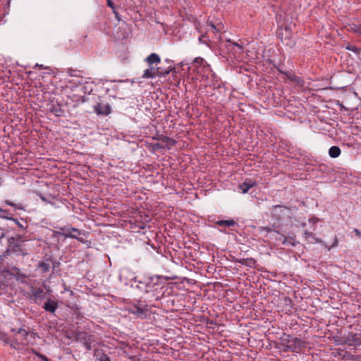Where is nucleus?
Instances as JSON below:
<instances>
[{"mask_svg":"<svg viewBox=\"0 0 361 361\" xmlns=\"http://www.w3.org/2000/svg\"><path fill=\"white\" fill-rule=\"evenodd\" d=\"M130 274V276H128L130 281V286H134V283H137V284L136 285L137 287L140 288H142V286H140V283H139V280H141V281H145V279L147 277V276H145L143 277L142 275H137V276H135V272H129Z\"/></svg>","mask_w":361,"mask_h":361,"instance_id":"f8f14e48","label":"nucleus"},{"mask_svg":"<svg viewBox=\"0 0 361 361\" xmlns=\"http://www.w3.org/2000/svg\"><path fill=\"white\" fill-rule=\"evenodd\" d=\"M279 237L277 238L279 240L281 241L283 245L285 244H290L291 245H295V240L293 238H290L289 240L287 239L286 236L281 234H279Z\"/></svg>","mask_w":361,"mask_h":361,"instance_id":"aec40b11","label":"nucleus"},{"mask_svg":"<svg viewBox=\"0 0 361 361\" xmlns=\"http://www.w3.org/2000/svg\"><path fill=\"white\" fill-rule=\"evenodd\" d=\"M126 310L134 315L135 318L144 319L150 312L149 305L143 300H135L128 303L125 307Z\"/></svg>","mask_w":361,"mask_h":361,"instance_id":"f257e3e1","label":"nucleus"},{"mask_svg":"<svg viewBox=\"0 0 361 361\" xmlns=\"http://www.w3.org/2000/svg\"><path fill=\"white\" fill-rule=\"evenodd\" d=\"M355 32H361V28L360 27H357L356 30H355Z\"/></svg>","mask_w":361,"mask_h":361,"instance_id":"ea45409f","label":"nucleus"},{"mask_svg":"<svg viewBox=\"0 0 361 361\" xmlns=\"http://www.w3.org/2000/svg\"><path fill=\"white\" fill-rule=\"evenodd\" d=\"M95 355L99 357V361H111L109 357L101 351H96Z\"/></svg>","mask_w":361,"mask_h":361,"instance_id":"393cba45","label":"nucleus"},{"mask_svg":"<svg viewBox=\"0 0 361 361\" xmlns=\"http://www.w3.org/2000/svg\"><path fill=\"white\" fill-rule=\"evenodd\" d=\"M233 45L238 47L240 50L243 49V47L240 45H239L238 43H233Z\"/></svg>","mask_w":361,"mask_h":361,"instance_id":"58836bf2","label":"nucleus"},{"mask_svg":"<svg viewBox=\"0 0 361 361\" xmlns=\"http://www.w3.org/2000/svg\"><path fill=\"white\" fill-rule=\"evenodd\" d=\"M58 262H54L51 259L48 258L41 262L39 264V267L42 269V271H49L50 269L54 271L58 267Z\"/></svg>","mask_w":361,"mask_h":361,"instance_id":"6e6552de","label":"nucleus"},{"mask_svg":"<svg viewBox=\"0 0 361 361\" xmlns=\"http://www.w3.org/2000/svg\"><path fill=\"white\" fill-rule=\"evenodd\" d=\"M11 331H13V332H16V329H11Z\"/></svg>","mask_w":361,"mask_h":361,"instance_id":"49530a36","label":"nucleus"},{"mask_svg":"<svg viewBox=\"0 0 361 361\" xmlns=\"http://www.w3.org/2000/svg\"><path fill=\"white\" fill-rule=\"evenodd\" d=\"M69 233H72L75 234L76 236L78 235H80L81 234L80 231L78 230V228H69Z\"/></svg>","mask_w":361,"mask_h":361,"instance_id":"c756f323","label":"nucleus"},{"mask_svg":"<svg viewBox=\"0 0 361 361\" xmlns=\"http://www.w3.org/2000/svg\"><path fill=\"white\" fill-rule=\"evenodd\" d=\"M159 74L158 65H148V68L144 71L142 78L143 79H152L159 78Z\"/></svg>","mask_w":361,"mask_h":361,"instance_id":"423d86ee","label":"nucleus"},{"mask_svg":"<svg viewBox=\"0 0 361 361\" xmlns=\"http://www.w3.org/2000/svg\"><path fill=\"white\" fill-rule=\"evenodd\" d=\"M25 352L26 353H34L37 356H38L39 357H40L42 360H44V361H49V360L48 359V357L42 354H40L39 353L37 352L36 350H35L34 349L32 348H26L25 350Z\"/></svg>","mask_w":361,"mask_h":361,"instance_id":"5701e85b","label":"nucleus"},{"mask_svg":"<svg viewBox=\"0 0 361 361\" xmlns=\"http://www.w3.org/2000/svg\"><path fill=\"white\" fill-rule=\"evenodd\" d=\"M289 78H290L292 80H294V78H295V75H291L290 76H289Z\"/></svg>","mask_w":361,"mask_h":361,"instance_id":"a19ab883","label":"nucleus"},{"mask_svg":"<svg viewBox=\"0 0 361 361\" xmlns=\"http://www.w3.org/2000/svg\"><path fill=\"white\" fill-rule=\"evenodd\" d=\"M59 230L62 231V236L65 238H75L78 239V236H76L75 234L72 233H69V228L66 227H60L59 228Z\"/></svg>","mask_w":361,"mask_h":361,"instance_id":"6ab92c4d","label":"nucleus"},{"mask_svg":"<svg viewBox=\"0 0 361 361\" xmlns=\"http://www.w3.org/2000/svg\"><path fill=\"white\" fill-rule=\"evenodd\" d=\"M279 36L281 42L284 45L290 47H292L295 45V41L293 39L292 32L288 27L286 26L284 29H282L280 31Z\"/></svg>","mask_w":361,"mask_h":361,"instance_id":"f03ea898","label":"nucleus"},{"mask_svg":"<svg viewBox=\"0 0 361 361\" xmlns=\"http://www.w3.org/2000/svg\"><path fill=\"white\" fill-rule=\"evenodd\" d=\"M6 219L14 222V224H16L22 230H25L27 228L26 222H25L23 224L20 223L17 219L13 217H6Z\"/></svg>","mask_w":361,"mask_h":361,"instance_id":"b1692460","label":"nucleus"},{"mask_svg":"<svg viewBox=\"0 0 361 361\" xmlns=\"http://www.w3.org/2000/svg\"><path fill=\"white\" fill-rule=\"evenodd\" d=\"M122 277H123V275H122V274H120V275H119V279H120V280H121V281L122 280Z\"/></svg>","mask_w":361,"mask_h":361,"instance_id":"37998d69","label":"nucleus"},{"mask_svg":"<svg viewBox=\"0 0 361 361\" xmlns=\"http://www.w3.org/2000/svg\"><path fill=\"white\" fill-rule=\"evenodd\" d=\"M208 25L209 26H211V27L212 28L214 32H219V28H217L216 26L215 25H214L213 23L209 22Z\"/></svg>","mask_w":361,"mask_h":361,"instance_id":"2f4dec72","label":"nucleus"},{"mask_svg":"<svg viewBox=\"0 0 361 361\" xmlns=\"http://www.w3.org/2000/svg\"><path fill=\"white\" fill-rule=\"evenodd\" d=\"M288 343L287 348L292 352L297 351L301 346V341L298 338H292L288 340Z\"/></svg>","mask_w":361,"mask_h":361,"instance_id":"9d476101","label":"nucleus"},{"mask_svg":"<svg viewBox=\"0 0 361 361\" xmlns=\"http://www.w3.org/2000/svg\"><path fill=\"white\" fill-rule=\"evenodd\" d=\"M304 236L306 240L310 243H324L321 239L316 238L314 235L311 232L305 231Z\"/></svg>","mask_w":361,"mask_h":361,"instance_id":"4468645a","label":"nucleus"},{"mask_svg":"<svg viewBox=\"0 0 361 361\" xmlns=\"http://www.w3.org/2000/svg\"><path fill=\"white\" fill-rule=\"evenodd\" d=\"M347 49L348 50H350V51H355V52H357V48L354 47V46H349L347 47Z\"/></svg>","mask_w":361,"mask_h":361,"instance_id":"72a5a7b5","label":"nucleus"},{"mask_svg":"<svg viewBox=\"0 0 361 361\" xmlns=\"http://www.w3.org/2000/svg\"><path fill=\"white\" fill-rule=\"evenodd\" d=\"M17 333L20 336V344L22 346L27 345L30 343L29 338H35V333H30L24 329L20 328L18 329Z\"/></svg>","mask_w":361,"mask_h":361,"instance_id":"39448f33","label":"nucleus"},{"mask_svg":"<svg viewBox=\"0 0 361 361\" xmlns=\"http://www.w3.org/2000/svg\"><path fill=\"white\" fill-rule=\"evenodd\" d=\"M5 204H7V205L13 207H15L17 209H20V210H24L25 209L21 204H16L11 202L9 200H6L5 201Z\"/></svg>","mask_w":361,"mask_h":361,"instance_id":"cd10ccee","label":"nucleus"},{"mask_svg":"<svg viewBox=\"0 0 361 361\" xmlns=\"http://www.w3.org/2000/svg\"><path fill=\"white\" fill-rule=\"evenodd\" d=\"M94 111L99 115H108L111 110L109 105H103L102 104H98L94 106Z\"/></svg>","mask_w":361,"mask_h":361,"instance_id":"9b49d317","label":"nucleus"},{"mask_svg":"<svg viewBox=\"0 0 361 361\" xmlns=\"http://www.w3.org/2000/svg\"><path fill=\"white\" fill-rule=\"evenodd\" d=\"M1 212H5V211L4 209H2L1 208H0V213Z\"/></svg>","mask_w":361,"mask_h":361,"instance_id":"c03bdc74","label":"nucleus"},{"mask_svg":"<svg viewBox=\"0 0 361 361\" xmlns=\"http://www.w3.org/2000/svg\"><path fill=\"white\" fill-rule=\"evenodd\" d=\"M51 111L53 113H54V114L56 116H61L63 114V110L61 109V108L58 106H53V108L51 109Z\"/></svg>","mask_w":361,"mask_h":361,"instance_id":"c85d7f7f","label":"nucleus"},{"mask_svg":"<svg viewBox=\"0 0 361 361\" xmlns=\"http://www.w3.org/2000/svg\"><path fill=\"white\" fill-rule=\"evenodd\" d=\"M334 342L336 345H346L345 336L343 337L336 336V337H334Z\"/></svg>","mask_w":361,"mask_h":361,"instance_id":"bb28decb","label":"nucleus"},{"mask_svg":"<svg viewBox=\"0 0 361 361\" xmlns=\"http://www.w3.org/2000/svg\"><path fill=\"white\" fill-rule=\"evenodd\" d=\"M255 185V183L252 180L245 181L242 184L239 185V188L242 190L243 193H246L251 188Z\"/></svg>","mask_w":361,"mask_h":361,"instance_id":"f3484780","label":"nucleus"},{"mask_svg":"<svg viewBox=\"0 0 361 361\" xmlns=\"http://www.w3.org/2000/svg\"><path fill=\"white\" fill-rule=\"evenodd\" d=\"M337 245H338V240H337L336 236H335V237H334V240L333 244H332L330 247H328V250H331V248H332V247H336Z\"/></svg>","mask_w":361,"mask_h":361,"instance_id":"473e14b6","label":"nucleus"},{"mask_svg":"<svg viewBox=\"0 0 361 361\" xmlns=\"http://www.w3.org/2000/svg\"><path fill=\"white\" fill-rule=\"evenodd\" d=\"M170 143L171 144H174L175 143V141L172 140H170Z\"/></svg>","mask_w":361,"mask_h":361,"instance_id":"79ce46f5","label":"nucleus"},{"mask_svg":"<svg viewBox=\"0 0 361 361\" xmlns=\"http://www.w3.org/2000/svg\"><path fill=\"white\" fill-rule=\"evenodd\" d=\"M159 78L166 76V75L169 74L171 71H173L175 70V68L172 66L171 65L169 66L168 67H164L162 66H158Z\"/></svg>","mask_w":361,"mask_h":361,"instance_id":"dca6fc26","label":"nucleus"},{"mask_svg":"<svg viewBox=\"0 0 361 361\" xmlns=\"http://www.w3.org/2000/svg\"><path fill=\"white\" fill-rule=\"evenodd\" d=\"M62 233H63V232H62V231H61V230H60V231H54V235H55V236H57V237H58V236H62Z\"/></svg>","mask_w":361,"mask_h":361,"instance_id":"e433bc0d","label":"nucleus"},{"mask_svg":"<svg viewBox=\"0 0 361 361\" xmlns=\"http://www.w3.org/2000/svg\"><path fill=\"white\" fill-rule=\"evenodd\" d=\"M345 336L346 345L355 347L361 345V334L348 332Z\"/></svg>","mask_w":361,"mask_h":361,"instance_id":"20e7f679","label":"nucleus"},{"mask_svg":"<svg viewBox=\"0 0 361 361\" xmlns=\"http://www.w3.org/2000/svg\"><path fill=\"white\" fill-rule=\"evenodd\" d=\"M145 61L150 66L158 65L161 63V59L157 54L152 53L145 59Z\"/></svg>","mask_w":361,"mask_h":361,"instance_id":"ddd939ff","label":"nucleus"},{"mask_svg":"<svg viewBox=\"0 0 361 361\" xmlns=\"http://www.w3.org/2000/svg\"><path fill=\"white\" fill-rule=\"evenodd\" d=\"M10 345L11 348L17 350L18 352H20V350H21V348L20 347V345H22L20 344V340L18 341V338H15L13 339L11 343H10Z\"/></svg>","mask_w":361,"mask_h":361,"instance_id":"a878e982","label":"nucleus"},{"mask_svg":"<svg viewBox=\"0 0 361 361\" xmlns=\"http://www.w3.org/2000/svg\"><path fill=\"white\" fill-rule=\"evenodd\" d=\"M217 224L220 226L230 227L233 226L235 224V222L233 220H221L219 221Z\"/></svg>","mask_w":361,"mask_h":361,"instance_id":"4be33fe9","label":"nucleus"},{"mask_svg":"<svg viewBox=\"0 0 361 361\" xmlns=\"http://www.w3.org/2000/svg\"><path fill=\"white\" fill-rule=\"evenodd\" d=\"M329 154L331 158H337L341 154V149L337 146H332L329 150Z\"/></svg>","mask_w":361,"mask_h":361,"instance_id":"a211bd4d","label":"nucleus"},{"mask_svg":"<svg viewBox=\"0 0 361 361\" xmlns=\"http://www.w3.org/2000/svg\"><path fill=\"white\" fill-rule=\"evenodd\" d=\"M354 232L355 233L356 235L358 237V238H361V232L360 230L357 229V228H355L354 229Z\"/></svg>","mask_w":361,"mask_h":361,"instance_id":"c9c22d12","label":"nucleus"},{"mask_svg":"<svg viewBox=\"0 0 361 361\" xmlns=\"http://www.w3.org/2000/svg\"><path fill=\"white\" fill-rule=\"evenodd\" d=\"M164 278L159 275L147 276L145 281L139 280V283L145 286V288H154L156 285L162 283Z\"/></svg>","mask_w":361,"mask_h":361,"instance_id":"7ed1b4c3","label":"nucleus"},{"mask_svg":"<svg viewBox=\"0 0 361 361\" xmlns=\"http://www.w3.org/2000/svg\"><path fill=\"white\" fill-rule=\"evenodd\" d=\"M116 18H117L118 20H120V19H119V16H118V14H116Z\"/></svg>","mask_w":361,"mask_h":361,"instance_id":"a18cd8bd","label":"nucleus"},{"mask_svg":"<svg viewBox=\"0 0 361 361\" xmlns=\"http://www.w3.org/2000/svg\"><path fill=\"white\" fill-rule=\"evenodd\" d=\"M0 339L4 341L6 343H8V336L6 334L1 333L0 331Z\"/></svg>","mask_w":361,"mask_h":361,"instance_id":"7c9ffc66","label":"nucleus"},{"mask_svg":"<svg viewBox=\"0 0 361 361\" xmlns=\"http://www.w3.org/2000/svg\"><path fill=\"white\" fill-rule=\"evenodd\" d=\"M42 307L45 311L54 314L58 308V304L56 301L51 299H48Z\"/></svg>","mask_w":361,"mask_h":361,"instance_id":"1a4fd4ad","label":"nucleus"},{"mask_svg":"<svg viewBox=\"0 0 361 361\" xmlns=\"http://www.w3.org/2000/svg\"><path fill=\"white\" fill-rule=\"evenodd\" d=\"M286 209H288L286 207L281 205H275L273 207V212H274V214H278V219L281 218V214L279 213H281Z\"/></svg>","mask_w":361,"mask_h":361,"instance_id":"412c9836","label":"nucleus"},{"mask_svg":"<svg viewBox=\"0 0 361 361\" xmlns=\"http://www.w3.org/2000/svg\"><path fill=\"white\" fill-rule=\"evenodd\" d=\"M31 293L36 302H37L38 300H42L44 298V290L41 288H37L32 287Z\"/></svg>","mask_w":361,"mask_h":361,"instance_id":"2eb2a0df","label":"nucleus"},{"mask_svg":"<svg viewBox=\"0 0 361 361\" xmlns=\"http://www.w3.org/2000/svg\"><path fill=\"white\" fill-rule=\"evenodd\" d=\"M76 340L81 343L87 350H91V336L85 332H78L76 334Z\"/></svg>","mask_w":361,"mask_h":361,"instance_id":"0eeeda50","label":"nucleus"},{"mask_svg":"<svg viewBox=\"0 0 361 361\" xmlns=\"http://www.w3.org/2000/svg\"><path fill=\"white\" fill-rule=\"evenodd\" d=\"M107 6L111 7V8H114V3L112 2L111 0H107Z\"/></svg>","mask_w":361,"mask_h":361,"instance_id":"4c0bfd02","label":"nucleus"},{"mask_svg":"<svg viewBox=\"0 0 361 361\" xmlns=\"http://www.w3.org/2000/svg\"><path fill=\"white\" fill-rule=\"evenodd\" d=\"M15 251H16V252L20 251L23 255H27V252H23V251L21 250V248L20 247V245H16V246Z\"/></svg>","mask_w":361,"mask_h":361,"instance_id":"f704fd0d","label":"nucleus"}]
</instances>
